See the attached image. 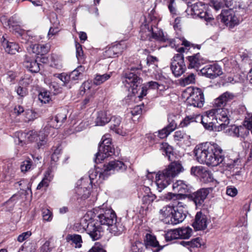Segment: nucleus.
<instances>
[{
  "instance_id": "f257e3e1",
  "label": "nucleus",
  "mask_w": 252,
  "mask_h": 252,
  "mask_svg": "<svg viewBox=\"0 0 252 252\" xmlns=\"http://www.w3.org/2000/svg\"><path fill=\"white\" fill-rule=\"evenodd\" d=\"M151 20L148 23L143 24L141 27L140 37L143 40L151 41L152 39L160 41L167 42L168 45L171 48H175L176 51L180 53L185 52V49L183 47H178L180 45H184L186 47L190 46V42L184 39L180 38H169L167 35H165L161 29L157 27L158 22L155 17H151Z\"/></svg>"
},
{
  "instance_id": "f03ea898",
  "label": "nucleus",
  "mask_w": 252,
  "mask_h": 252,
  "mask_svg": "<svg viewBox=\"0 0 252 252\" xmlns=\"http://www.w3.org/2000/svg\"><path fill=\"white\" fill-rule=\"evenodd\" d=\"M194 154L197 161L208 166H216L224 159V153L220 146L215 143L206 142L195 146Z\"/></svg>"
},
{
  "instance_id": "7ed1b4c3",
  "label": "nucleus",
  "mask_w": 252,
  "mask_h": 252,
  "mask_svg": "<svg viewBox=\"0 0 252 252\" xmlns=\"http://www.w3.org/2000/svg\"><path fill=\"white\" fill-rule=\"evenodd\" d=\"M96 211L94 216L95 220L100 225L108 226L111 233L119 235L124 231V226L121 222L117 221L116 214L113 210L103 206Z\"/></svg>"
},
{
  "instance_id": "20e7f679",
  "label": "nucleus",
  "mask_w": 252,
  "mask_h": 252,
  "mask_svg": "<svg viewBox=\"0 0 252 252\" xmlns=\"http://www.w3.org/2000/svg\"><path fill=\"white\" fill-rule=\"evenodd\" d=\"M126 165L122 161L120 160L111 161L108 163L107 165L104 166V169H102L99 167H95L91 169L89 171L88 182L90 181L89 185L92 186L94 181L100 182L104 180L105 178L111 173V171H124L126 169Z\"/></svg>"
},
{
  "instance_id": "39448f33",
  "label": "nucleus",
  "mask_w": 252,
  "mask_h": 252,
  "mask_svg": "<svg viewBox=\"0 0 252 252\" xmlns=\"http://www.w3.org/2000/svg\"><path fill=\"white\" fill-rule=\"evenodd\" d=\"M182 164L178 162L171 163L167 168L159 171L156 176V184L159 191H161L171 182L172 179L183 171Z\"/></svg>"
},
{
  "instance_id": "423d86ee",
  "label": "nucleus",
  "mask_w": 252,
  "mask_h": 252,
  "mask_svg": "<svg viewBox=\"0 0 252 252\" xmlns=\"http://www.w3.org/2000/svg\"><path fill=\"white\" fill-rule=\"evenodd\" d=\"M46 127L44 130L39 132L30 131L27 133L18 132L16 136H17L14 142L16 144L23 146L26 142H36L38 148H41L42 146L46 143L47 134L45 132Z\"/></svg>"
},
{
  "instance_id": "0eeeda50",
  "label": "nucleus",
  "mask_w": 252,
  "mask_h": 252,
  "mask_svg": "<svg viewBox=\"0 0 252 252\" xmlns=\"http://www.w3.org/2000/svg\"><path fill=\"white\" fill-rule=\"evenodd\" d=\"M92 212H88L87 214L81 220L80 224L87 233L90 235L93 240L99 239L103 232L102 226L97 222L94 219L92 220L90 216H92Z\"/></svg>"
},
{
  "instance_id": "6e6552de",
  "label": "nucleus",
  "mask_w": 252,
  "mask_h": 252,
  "mask_svg": "<svg viewBox=\"0 0 252 252\" xmlns=\"http://www.w3.org/2000/svg\"><path fill=\"white\" fill-rule=\"evenodd\" d=\"M114 154V149L112 146L111 139L108 134L104 135L98 147V151L95 154L94 161L96 163L101 162L104 158Z\"/></svg>"
},
{
  "instance_id": "1a4fd4ad",
  "label": "nucleus",
  "mask_w": 252,
  "mask_h": 252,
  "mask_svg": "<svg viewBox=\"0 0 252 252\" xmlns=\"http://www.w3.org/2000/svg\"><path fill=\"white\" fill-rule=\"evenodd\" d=\"M174 211L170 220H165L166 223L177 224L182 222L186 218L187 213V205L183 202L173 201Z\"/></svg>"
},
{
  "instance_id": "9d476101",
  "label": "nucleus",
  "mask_w": 252,
  "mask_h": 252,
  "mask_svg": "<svg viewBox=\"0 0 252 252\" xmlns=\"http://www.w3.org/2000/svg\"><path fill=\"white\" fill-rule=\"evenodd\" d=\"M198 123L202 124L204 127L209 130H213L219 127V122L217 120L213 109L207 111L201 115L198 114Z\"/></svg>"
},
{
  "instance_id": "9b49d317",
  "label": "nucleus",
  "mask_w": 252,
  "mask_h": 252,
  "mask_svg": "<svg viewBox=\"0 0 252 252\" xmlns=\"http://www.w3.org/2000/svg\"><path fill=\"white\" fill-rule=\"evenodd\" d=\"M139 75L140 70L134 68H132L130 70L125 73L123 83L126 87L131 88L133 93L134 90L136 89L141 82Z\"/></svg>"
},
{
  "instance_id": "f8f14e48",
  "label": "nucleus",
  "mask_w": 252,
  "mask_h": 252,
  "mask_svg": "<svg viewBox=\"0 0 252 252\" xmlns=\"http://www.w3.org/2000/svg\"><path fill=\"white\" fill-rule=\"evenodd\" d=\"M0 21L4 27H8L13 33L27 36L26 32L21 28L20 22L16 16H12L8 20L5 16H1Z\"/></svg>"
},
{
  "instance_id": "ddd939ff",
  "label": "nucleus",
  "mask_w": 252,
  "mask_h": 252,
  "mask_svg": "<svg viewBox=\"0 0 252 252\" xmlns=\"http://www.w3.org/2000/svg\"><path fill=\"white\" fill-rule=\"evenodd\" d=\"M170 69L173 74L176 77L180 76L185 72L186 66L182 54H177L172 59Z\"/></svg>"
},
{
  "instance_id": "4468645a",
  "label": "nucleus",
  "mask_w": 252,
  "mask_h": 252,
  "mask_svg": "<svg viewBox=\"0 0 252 252\" xmlns=\"http://www.w3.org/2000/svg\"><path fill=\"white\" fill-rule=\"evenodd\" d=\"M172 188L173 190L178 193H168L166 195V198L169 200H178L181 195L188 192L189 190V185L182 180H178L173 183Z\"/></svg>"
},
{
  "instance_id": "2eb2a0df",
  "label": "nucleus",
  "mask_w": 252,
  "mask_h": 252,
  "mask_svg": "<svg viewBox=\"0 0 252 252\" xmlns=\"http://www.w3.org/2000/svg\"><path fill=\"white\" fill-rule=\"evenodd\" d=\"M78 186L75 189L77 199H86L90 194L91 186L88 184V178H83L81 181L77 182Z\"/></svg>"
},
{
  "instance_id": "dca6fc26",
  "label": "nucleus",
  "mask_w": 252,
  "mask_h": 252,
  "mask_svg": "<svg viewBox=\"0 0 252 252\" xmlns=\"http://www.w3.org/2000/svg\"><path fill=\"white\" fill-rule=\"evenodd\" d=\"M187 102L190 105L201 108L204 103V97L202 91L199 88H193L187 98Z\"/></svg>"
},
{
  "instance_id": "f3484780",
  "label": "nucleus",
  "mask_w": 252,
  "mask_h": 252,
  "mask_svg": "<svg viewBox=\"0 0 252 252\" xmlns=\"http://www.w3.org/2000/svg\"><path fill=\"white\" fill-rule=\"evenodd\" d=\"M214 113L216 115L217 120L220 123L219 126L221 127V129L225 128V126L229 123V117L232 114L231 110L225 108H214Z\"/></svg>"
},
{
  "instance_id": "a211bd4d",
  "label": "nucleus",
  "mask_w": 252,
  "mask_h": 252,
  "mask_svg": "<svg viewBox=\"0 0 252 252\" xmlns=\"http://www.w3.org/2000/svg\"><path fill=\"white\" fill-rule=\"evenodd\" d=\"M191 11L194 15L204 19L207 23L214 20L212 15L205 10V4L202 2H198L192 4Z\"/></svg>"
},
{
  "instance_id": "6ab92c4d",
  "label": "nucleus",
  "mask_w": 252,
  "mask_h": 252,
  "mask_svg": "<svg viewBox=\"0 0 252 252\" xmlns=\"http://www.w3.org/2000/svg\"><path fill=\"white\" fill-rule=\"evenodd\" d=\"M201 74L210 79H214L222 74L221 67L217 64H207L200 70Z\"/></svg>"
},
{
  "instance_id": "aec40b11",
  "label": "nucleus",
  "mask_w": 252,
  "mask_h": 252,
  "mask_svg": "<svg viewBox=\"0 0 252 252\" xmlns=\"http://www.w3.org/2000/svg\"><path fill=\"white\" fill-rule=\"evenodd\" d=\"M211 190V188H202L190 195V198L197 207L201 206Z\"/></svg>"
},
{
  "instance_id": "412c9836",
  "label": "nucleus",
  "mask_w": 252,
  "mask_h": 252,
  "mask_svg": "<svg viewBox=\"0 0 252 252\" xmlns=\"http://www.w3.org/2000/svg\"><path fill=\"white\" fill-rule=\"evenodd\" d=\"M226 134L230 136L245 138L249 135L248 130L242 126L232 125L226 127Z\"/></svg>"
},
{
  "instance_id": "4be33fe9",
  "label": "nucleus",
  "mask_w": 252,
  "mask_h": 252,
  "mask_svg": "<svg viewBox=\"0 0 252 252\" xmlns=\"http://www.w3.org/2000/svg\"><path fill=\"white\" fill-rule=\"evenodd\" d=\"M126 44L124 41L112 45L105 51V55L109 58L117 57L126 49Z\"/></svg>"
},
{
  "instance_id": "5701e85b",
  "label": "nucleus",
  "mask_w": 252,
  "mask_h": 252,
  "mask_svg": "<svg viewBox=\"0 0 252 252\" xmlns=\"http://www.w3.org/2000/svg\"><path fill=\"white\" fill-rule=\"evenodd\" d=\"M234 97V95L232 93L226 92L214 100V106L215 108L224 107L227 102L232 100Z\"/></svg>"
},
{
  "instance_id": "b1692460",
  "label": "nucleus",
  "mask_w": 252,
  "mask_h": 252,
  "mask_svg": "<svg viewBox=\"0 0 252 252\" xmlns=\"http://www.w3.org/2000/svg\"><path fill=\"white\" fill-rule=\"evenodd\" d=\"M192 225L196 230L205 229L207 226V218L206 216L201 212H197Z\"/></svg>"
},
{
  "instance_id": "393cba45",
  "label": "nucleus",
  "mask_w": 252,
  "mask_h": 252,
  "mask_svg": "<svg viewBox=\"0 0 252 252\" xmlns=\"http://www.w3.org/2000/svg\"><path fill=\"white\" fill-rule=\"evenodd\" d=\"M1 45L5 51L10 54H15L22 51L19 45L15 42H9L3 36L1 38Z\"/></svg>"
},
{
  "instance_id": "a878e982",
  "label": "nucleus",
  "mask_w": 252,
  "mask_h": 252,
  "mask_svg": "<svg viewBox=\"0 0 252 252\" xmlns=\"http://www.w3.org/2000/svg\"><path fill=\"white\" fill-rule=\"evenodd\" d=\"M221 14L222 16V20L225 25L229 27H233L238 24V20L232 10L222 9Z\"/></svg>"
},
{
  "instance_id": "bb28decb",
  "label": "nucleus",
  "mask_w": 252,
  "mask_h": 252,
  "mask_svg": "<svg viewBox=\"0 0 252 252\" xmlns=\"http://www.w3.org/2000/svg\"><path fill=\"white\" fill-rule=\"evenodd\" d=\"M110 129L115 131L118 134L125 136L128 133L126 129H124L123 127H120L121 119L120 117L113 116L110 118Z\"/></svg>"
},
{
  "instance_id": "cd10ccee",
  "label": "nucleus",
  "mask_w": 252,
  "mask_h": 252,
  "mask_svg": "<svg viewBox=\"0 0 252 252\" xmlns=\"http://www.w3.org/2000/svg\"><path fill=\"white\" fill-rule=\"evenodd\" d=\"M49 18L51 26L49 30L48 36L50 38L56 35L60 31V23L58 19L57 15L54 13H52L50 15Z\"/></svg>"
},
{
  "instance_id": "c85d7f7f",
  "label": "nucleus",
  "mask_w": 252,
  "mask_h": 252,
  "mask_svg": "<svg viewBox=\"0 0 252 252\" xmlns=\"http://www.w3.org/2000/svg\"><path fill=\"white\" fill-rule=\"evenodd\" d=\"M66 119V111L62 110L49 122L48 125L54 128H59Z\"/></svg>"
},
{
  "instance_id": "c756f323",
  "label": "nucleus",
  "mask_w": 252,
  "mask_h": 252,
  "mask_svg": "<svg viewBox=\"0 0 252 252\" xmlns=\"http://www.w3.org/2000/svg\"><path fill=\"white\" fill-rule=\"evenodd\" d=\"M29 52H32L37 55H43L47 53L49 50V46L47 44H37L30 45L27 47Z\"/></svg>"
},
{
  "instance_id": "7c9ffc66",
  "label": "nucleus",
  "mask_w": 252,
  "mask_h": 252,
  "mask_svg": "<svg viewBox=\"0 0 252 252\" xmlns=\"http://www.w3.org/2000/svg\"><path fill=\"white\" fill-rule=\"evenodd\" d=\"M188 60L189 68H198L206 62L205 60L201 57L199 53L189 57Z\"/></svg>"
},
{
  "instance_id": "2f4dec72",
  "label": "nucleus",
  "mask_w": 252,
  "mask_h": 252,
  "mask_svg": "<svg viewBox=\"0 0 252 252\" xmlns=\"http://www.w3.org/2000/svg\"><path fill=\"white\" fill-rule=\"evenodd\" d=\"M24 65L31 72L37 73L40 70L39 64L33 59L28 58L27 56L24 61Z\"/></svg>"
},
{
  "instance_id": "473e14b6",
  "label": "nucleus",
  "mask_w": 252,
  "mask_h": 252,
  "mask_svg": "<svg viewBox=\"0 0 252 252\" xmlns=\"http://www.w3.org/2000/svg\"><path fill=\"white\" fill-rule=\"evenodd\" d=\"M110 117L109 115L107 114L106 111H100L98 112L95 119V125L102 126L109 122Z\"/></svg>"
},
{
  "instance_id": "72a5a7b5",
  "label": "nucleus",
  "mask_w": 252,
  "mask_h": 252,
  "mask_svg": "<svg viewBox=\"0 0 252 252\" xmlns=\"http://www.w3.org/2000/svg\"><path fill=\"white\" fill-rule=\"evenodd\" d=\"M174 211V203L172 205L169 204L163 207L159 210V214L161 217L164 219V221L170 220Z\"/></svg>"
},
{
  "instance_id": "f704fd0d",
  "label": "nucleus",
  "mask_w": 252,
  "mask_h": 252,
  "mask_svg": "<svg viewBox=\"0 0 252 252\" xmlns=\"http://www.w3.org/2000/svg\"><path fill=\"white\" fill-rule=\"evenodd\" d=\"M144 243L147 248L148 247H158L155 251L158 249H159V251L161 249V248H159L158 242L157 240L156 237L151 234L147 233L144 239Z\"/></svg>"
},
{
  "instance_id": "c9c22d12",
  "label": "nucleus",
  "mask_w": 252,
  "mask_h": 252,
  "mask_svg": "<svg viewBox=\"0 0 252 252\" xmlns=\"http://www.w3.org/2000/svg\"><path fill=\"white\" fill-rule=\"evenodd\" d=\"M112 73L111 72L109 73H105L103 74H100L97 73L94 75L93 83L95 86L100 85L105 81L109 79L112 76Z\"/></svg>"
},
{
  "instance_id": "e433bc0d",
  "label": "nucleus",
  "mask_w": 252,
  "mask_h": 252,
  "mask_svg": "<svg viewBox=\"0 0 252 252\" xmlns=\"http://www.w3.org/2000/svg\"><path fill=\"white\" fill-rule=\"evenodd\" d=\"M160 150H162V154L167 157L169 160H171L173 156V150L171 146L166 143H162L160 145Z\"/></svg>"
},
{
  "instance_id": "4c0bfd02",
  "label": "nucleus",
  "mask_w": 252,
  "mask_h": 252,
  "mask_svg": "<svg viewBox=\"0 0 252 252\" xmlns=\"http://www.w3.org/2000/svg\"><path fill=\"white\" fill-rule=\"evenodd\" d=\"M179 239H187L191 237L192 229L189 227H181L178 228Z\"/></svg>"
},
{
  "instance_id": "58836bf2",
  "label": "nucleus",
  "mask_w": 252,
  "mask_h": 252,
  "mask_svg": "<svg viewBox=\"0 0 252 252\" xmlns=\"http://www.w3.org/2000/svg\"><path fill=\"white\" fill-rule=\"evenodd\" d=\"M192 122L198 123V114H193L186 117L180 123V126L181 127L187 126Z\"/></svg>"
},
{
  "instance_id": "ea45409f",
  "label": "nucleus",
  "mask_w": 252,
  "mask_h": 252,
  "mask_svg": "<svg viewBox=\"0 0 252 252\" xmlns=\"http://www.w3.org/2000/svg\"><path fill=\"white\" fill-rule=\"evenodd\" d=\"M51 171L48 170L45 174L44 177L42 180L39 183L37 187V189H40L43 187H47L49 185V183L52 179L51 176Z\"/></svg>"
},
{
  "instance_id": "a19ab883",
  "label": "nucleus",
  "mask_w": 252,
  "mask_h": 252,
  "mask_svg": "<svg viewBox=\"0 0 252 252\" xmlns=\"http://www.w3.org/2000/svg\"><path fill=\"white\" fill-rule=\"evenodd\" d=\"M85 67L82 65L78 66L68 75L70 80H77L80 75L85 71Z\"/></svg>"
},
{
  "instance_id": "79ce46f5",
  "label": "nucleus",
  "mask_w": 252,
  "mask_h": 252,
  "mask_svg": "<svg viewBox=\"0 0 252 252\" xmlns=\"http://www.w3.org/2000/svg\"><path fill=\"white\" fill-rule=\"evenodd\" d=\"M68 241H72L75 244V248H80L82 246V240L81 236L78 234L68 235L67 237Z\"/></svg>"
},
{
  "instance_id": "37998d69",
  "label": "nucleus",
  "mask_w": 252,
  "mask_h": 252,
  "mask_svg": "<svg viewBox=\"0 0 252 252\" xmlns=\"http://www.w3.org/2000/svg\"><path fill=\"white\" fill-rule=\"evenodd\" d=\"M166 241H170L173 240L179 239L178 228L176 229H171L168 231L164 236Z\"/></svg>"
},
{
  "instance_id": "c03bdc74",
  "label": "nucleus",
  "mask_w": 252,
  "mask_h": 252,
  "mask_svg": "<svg viewBox=\"0 0 252 252\" xmlns=\"http://www.w3.org/2000/svg\"><path fill=\"white\" fill-rule=\"evenodd\" d=\"M195 81V75L191 73L188 76H185L181 80V83L183 86H187L189 84L194 83Z\"/></svg>"
},
{
  "instance_id": "a18cd8bd",
  "label": "nucleus",
  "mask_w": 252,
  "mask_h": 252,
  "mask_svg": "<svg viewBox=\"0 0 252 252\" xmlns=\"http://www.w3.org/2000/svg\"><path fill=\"white\" fill-rule=\"evenodd\" d=\"M76 48V56L78 62L80 63H83L84 60V53L82 49V46L78 42H75Z\"/></svg>"
},
{
  "instance_id": "49530a36",
  "label": "nucleus",
  "mask_w": 252,
  "mask_h": 252,
  "mask_svg": "<svg viewBox=\"0 0 252 252\" xmlns=\"http://www.w3.org/2000/svg\"><path fill=\"white\" fill-rule=\"evenodd\" d=\"M199 178L202 179L204 182H211L213 179L212 174L211 172L207 170L205 167L204 168L203 171L201 173Z\"/></svg>"
},
{
  "instance_id": "de8ad7c7",
  "label": "nucleus",
  "mask_w": 252,
  "mask_h": 252,
  "mask_svg": "<svg viewBox=\"0 0 252 252\" xmlns=\"http://www.w3.org/2000/svg\"><path fill=\"white\" fill-rule=\"evenodd\" d=\"M49 88L51 91H53L55 94L60 93L62 92V85H60L56 81L52 80L49 83Z\"/></svg>"
},
{
  "instance_id": "09e8293b",
  "label": "nucleus",
  "mask_w": 252,
  "mask_h": 252,
  "mask_svg": "<svg viewBox=\"0 0 252 252\" xmlns=\"http://www.w3.org/2000/svg\"><path fill=\"white\" fill-rule=\"evenodd\" d=\"M174 118H175V116L174 115L169 116L168 118V122L169 124L166 127H165L170 132L174 131L177 127V124L175 122V120L173 119Z\"/></svg>"
},
{
  "instance_id": "8fccbe9b",
  "label": "nucleus",
  "mask_w": 252,
  "mask_h": 252,
  "mask_svg": "<svg viewBox=\"0 0 252 252\" xmlns=\"http://www.w3.org/2000/svg\"><path fill=\"white\" fill-rule=\"evenodd\" d=\"M156 198V196L153 194H144L142 197V202L144 204L150 205Z\"/></svg>"
},
{
  "instance_id": "3c124183",
  "label": "nucleus",
  "mask_w": 252,
  "mask_h": 252,
  "mask_svg": "<svg viewBox=\"0 0 252 252\" xmlns=\"http://www.w3.org/2000/svg\"><path fill=\"white\" fill-rule=\"evenodd\" d=\"M243 126L248 130L249 132V131H251L252 134V114H248V116L246 117Z\"/></svg>"
},
{
  "instance_id": "603ef678",
  "label": "nucleus",
  "mask_w": 252,
  "mask_h": 252,
  "mask_svg": "<svg viewBox=\"0 0 252 252\" xmlns=\"http://www.w3.org/2000/svg\"><path fill=\"white\" fill-rule=\"evenodd\" d=\"M54 76L59 78L63 82L62 86H65L70 81L69 75L65 73L55 74Z\"/></svg>"
},
{
  "instance_id": "864d4df0",
  "label": "nucleus",
  "mask_w": 252,
  "mask_h": 252,
  "mask_svg": "<svg viewBox=\"0 0 252 252\" xmlns=\"http://www.w3.org/2000/svg\"><path fill=\"white\" fill-rule=\"evenodd\" d=\"M32 161L31 159H26L21 164L20 168L22 172L28 171L32 168Z\"/></svg>"
},
{
  "instance_id": "5fc2aeb1",
  "label": "nucleus",
  "mask_w": 252,
  "mask_h": 252,
  "mask_svg": "<svg viewBox=\"0 0 252 252\" xmlns=\"http://www.w3.org/2000/svg\"><path fill=\"white\" fill-rule=\"evenodd\" d=\"M16 184L20 187V189L27 191V189L30 191H31V184L28 181L25 180H22L16 183Z\"/></svg>"
},
{
  "instance_id": "6e6d98bb",
  "label": "nucleus",
  "mask_w": 252,
  "mask_h": 252,
  "mask_svg": "<svg viewBox=\"0 0 252 252\" xmlns=\"http://www.w3.org/2000/svg\"><path fill=\"white\" fill-rule=\"evenodd\" d=\"M52 150L53 151V153L51 156V159L52 161L56 162L59 159L62 148L61 146L59 145L57 147H53Z\"/></svg>"
},
{
  "instance_id": "4d7b16f0",
  "label": "nucleus",
  "mask_w": 252,
  "mask_h": 252,
  "mask_svg": "<svg viewBox=\"0 0 252 252\" xmlns=\"http://www.w3.org/2000/svg\"><path fill=\"white\" fill-rule=\"evenodd\" d=\"M187 136L188 135L183 130H177L174 132L173 135L174 140L177 141H180Z\"/></svg>"
},
{
  "instance_id": "13d9d810",
  "label": "nucleus",
  "mask_w": 252,
  "mask_h": 252,
  "mask_svg": "<svg viewBox=\"0 0 252 252\" xmlns=\"http://www.w3.org/2000/svg\"><path fill=\"white\" fill-rule=\"evenodd\" d=\"M175 0H168V8L170 13L173 15L177 14V9Z\"/></svg>"
},
{
  "instance_id": "bf43d9fd",
  "label": "nucleus",
  "mask_w": 252,
  "mask_h": 252,
  "mask_svg": "<svg viewBox=\"0 0 252 252\" xmlns=\"http://www.w3.org/2000/svg\"><path fill=\"white\" fill-rule=\"evenodd\" d=\"M204 168L202 166H193L190 169V173L192 175L199 177Z\"/></svg>"
},
{
  "instance_id": "052dcab7",
  "label": "nucleus",
  "mask_w": 252,
  "mask_h": 252,
  "mask_svg": "<svg viewBox=\"0 0 252 252\" xmlns=\"http://www.w3.org/2000/svg\"><path fill=\"white\" fill-rule=\"evenodd\" d=\"M38 98L41 102H43L44 103L49 102L50 100L49 92H41L38 95Z\"/></svg>"
},
{
  "instance_id": "680f3d73",
  "label": "nucleus",
  "mask_w": 252,
  "mask_h": 252,
  "mask_svg": "<svg viewBox=\"0 0 252 252\" xmlns=\"http://www.w3.org/2000/svg\"><path fill=\"white\" fill-rule=\"evenodd\" d=\"M26 121H33L36 118V113L32 110H27L25 113Z\"/></svg>"
},
{
  "instance_id": "e2e57ef3",
  "label": "nucleus",
  "mask_w": 252,
  "mask_h": 252,
  "mask_svg": "<svg viewBox=\"0 0 252 252\" xmlns=\"http://www.w3.org/2000/svg\"><path fill=\"white\" fill-rule=\"evenodd\" d=\"M42 217L44 220L50 221L52 219V213L48 209H43Z\"/></svg>"
},
{
  "instance_id": "0e129e2a",
  "label": "nucleus",
  "mask_w": 252,
  "mask_h": 252,
  "mask_svg": "<svg viewBox=\"0 0 252 252\" xmlns=\"http://www.w3.org/2000/svg\"><path fill=\"white\" fill-rule=\"evenodd\" d=\"M158 60L156 57L153 56H148L147 58V63L149 66L153 65V67H157Z\"/></svg>"
},
{
  "instance_id": "69168bd1",
  "label": "nucleus",
  "mask_w": 252,
  "mask_h": 252,
  "mask_svg": "<svg viewBox=\"0 0 252 252\" xmlns=\"http://www.w3.org/2000/svg\"><path fill=\"white\" fill-rule=\"evenodd\" d=\"M32 79L28 75H25V77L20 81L19 84L24 87H26L32 83Z\"/></svg>"
},
{
  "instance_id": "338daca9",
  "label": "nucleus",
  "mask_w": 252,
  "mask_h": 252,
  "mask_svg": "<svg viewBox=\"0 0 252 252\" xmlns=\"http://www.w3.org/2000/svg\"><path fill=\"white\" fill-rule=\"evenodd\" d=\"M143 105H137L133 108L131 110V113L132 116L140 115L142 112Z\"/></svg>"
},
{
  "instance_id": "774afa93",
  "label": "nucleus",
  "mask_w": 252,
  "mask_h": 252,
  "mask_svg": "<svg viewBox=\"0 0 252 252\" xmlns=\"http://www.w3.org/2000/svg\"><path fill=\"white\" fill-rule=\"evenodd\" d=\"M190 248H199L201 246V240L199 238H196L190 241Z\"/></svg>"
}]
</instances>
